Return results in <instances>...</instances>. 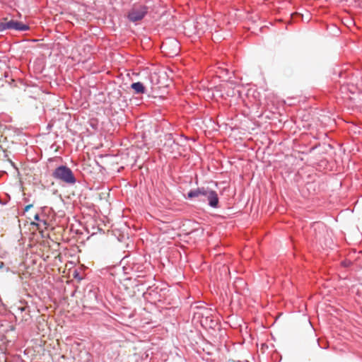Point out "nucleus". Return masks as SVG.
<instances>
[{
	"instance_id": "f257e3e1",
	"label": "nucleus",
	"mask_w": 362,
	"mask_h": 362,
	"mask_svg": "<svg viewBox=\"0 0 362 362\" xmlns=\"http://www.w3.org/2000/svg\"><path fill=\"white\" fill-rule=\"evenodd\" d=\"M187 199L199 198L203 202H207L212 209L219 207V198L217 192L209 187H200L188 192Z\"/></svg>"
},
{
	"instance_id": "f03ea898",
	"label": "nucleus",
	"mask_w": 362,
	"mask_h": 362,
	"mask_svg": "<svg viewBox=\"0 0 362 362\" xmlns=\"http://www.w3.org/2000/svg\"><path fill=\"white\" fill-rule=\"evenodd\" d=\"M52 176L60 183L67 185H74L77 181L73 171L66 165H59L56 168L53 170Z\"/></svg>"
},
{
	"instance_id": "7ed1b4c3",
	"label": "nucleus",
	"mask_w": 362,
	"mask_h": 362,
	"mask_svg": "<svg viewBox=\"0 0 362 362\" xmlns=\"http://www.w3.org/2000/svg\"><path fill=\"white\" fill-rule=\"evenodd\" d=\"M6 30L25 31L29 30V26L18 21L10 20L7 21V19L5 18L4 21L0 22V32H3Z\"/></svg>"
},
{
	"instance_id": "20e7f679",
	"label": "nucleus",
	"mask_w": 362,
	"mask_h": 362,
	"mask_svg": "<svg viewBox=\"0 0 362 362\" xmlns=\"http://www.w3.org/2000/svg\"><path fill=\"white\" fill-rule=\"evenodd\" d=\"M163 52H166L170 57L177 55L180 51L179 42L175 39H169L163 42L161 46Z\"/></svg>"
},
{
	"instance_id": "39448f33",
	"label": "nucleus",
	"mask_w": 362,
	"mask_h": 362,
	"mask_svg": "<svg viewBox=\"0 0 362 362\" xmlns=\"http://www.w3.org/2000/svg\"><path fill=\"white\" fill-rule=\"evenodd\" d=\"M148 12V8L145 6L133 8L128 14V18L132 22L141 21Z\"/></svg>"
},
{
	"instance_id": "423d86ee",
	"label": "nucleus",
	"mask_w": 362,
	"mask_h": 362,
	"mask_svg": "<svg viewBox=\"0 0 362 362\" xmlns=\"http://www.w3.org/2000/svg\"><path fill=\"white\" fill-rule=\"evenodd\" d=\"M166 140L167 141L165 144V147L170 148L169 151L173 152L175 148L177 147L178 144L175 141L171 134L166 135Z\"/></svg>"
},
{
	"instance_id": "0eeeda50",
	"label": "nucleus",
	"mask_w": 362,
	"mask_h": 362,
	"mask_svg": "<svg viewBox=\"0 0 362 362\" xmlns=\"http://www.w3.org/2000/svg\"><path fill=\"white\" fill-rule=\"evenodd\" d=\"M131 88L136 94H143L146 93V88L141 82L133 83Z\"/></svg>"
},
{
	"instance_id": "6e6552de",
	"label": "nucleus",
	"mask_w": 362,
	"mask_h": 362,
	"mask_svg": "<svg viewBox=\"0 0 362 362\" xmlns=\"http://www.w3.org/2000/svg\"><path fill=\"white\" fill-rule=\"evenodd\" d=\"M87 297H88L90 298H93L95 301H98L96 293L93 291H89L87 294Z\"/></svg>"
},
{
	"instance_id": "1a4fd4ad",
	"label": "nucleus",
	"mask_w": 362,
	"mask_h": 362,
	"mask_svg": "<svg viewBox=\"0 0 362 362\" xmlns=\"http://www.w3.org/2000/svg\"><path fill=\"white\" fill-rule=\"evenodd\" d=\"M199 25H200V22L197 21V22H196L195 28H196V29L197 30V33H198V34H200V33H204V28H202V27H199Z\"/></svg>"
},
{
	"instance_id": "9d476101",
	"label": "nucleus",
	"mask_w": 362,
	"mask_h": 362,
	"mask_svg": "<svg viewBox=\"0 0 362 362\" xmlns=\"http://www.w3.org/2000/svg\"><path fill=\"white\" fill-rule=\"evenodd\" d=\"M34 219H35V221L42 222L45 225H46V224H47L46 221H41V220L40 219V216H39V214H36L34 216Z\"/></svg>"
},
{
	"instance_id": "9b49d317",
	"label": "nucleus",
	"mask_w": 362,
	"mask_h": 362,
	"mask_svg": "<svg viewBox=\"0 0 362 362\" xmlns=\"http://www.w3.org/2000/svg\"><path fill=\"white\" fill-rule=\"evenodd\" d=\"M341 264L344 267H347L351 264V262L350 261H344V262H342Z\"/></svg>"
},
{
	"instance_id": "f8f14e48",
	"label": "nucleus",
	"mask_w": 362,
	"mask_h": 362,
	"mask_svg": "<svg viewBox=\"0 0 362 362\" xmlns=\"http://www.w3.org/2000/svg\"><path fill=\"white\" fill-rule=\"evenodd\" d=\"M32 207H33V204H29V205H28V206H26L25 207L24 211H28L30 208H32Z\"/></svg>"
},
{
	"instance_id": "ddd939ff",
	"label": "nucleus",
	"mask_w": 362,
	"mask_h": 362,
	"mask_svg": "<svg viewBox=\"0 0 362 362\" xmlns=\"http://www.w3.org/2000/svg\"><path fill=\"white\" fill-rule=\"evenodd\" d=\"M4 266V263L3 262H0V269L3 268Z\"/></svg>"
},
{
	"instance_id": "4468645a",
	"label": "nucleus",
	"mask_w": 362,
	"mask_h": 362,
	"mask_svg": "<svg viewBox=\"0 0 362 362\" xmlns=\"http://www.w3.org/2000/svg\"><path fill=\"white\" fill-rule=\"evenodd\" d=\"M75 275H74V277L76 278V277H78V274L77 272H75Z\"/></svg>"
},
{
	"instance_id": "2eb2a0df",
	"label": "nucleus",
	"mask_w": 362,
	"mask_h": 362,
	"mask_svg": "<svg viewBox=\"0 0 362 362\" xmlns=\"http://www.w3.org/2000/svg\"><path fill=\"white\" fill-rule=\"evenodd\" d=\"M32 225H36V226H38L37 223H32Z\"/></svg>"
}]
</instances>
